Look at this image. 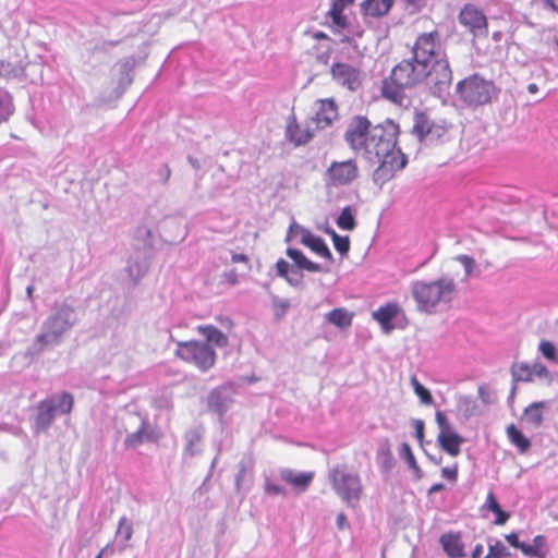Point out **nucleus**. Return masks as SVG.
<instances>
[{
    "mask_svg": "<svg viewBox=\"0 0 558 558\" xmlns=\"http://www.w3.org/2000/svg\"><path fill=\"white\" fill-rule=\"evenodd\" d=\"M435 418H436V422H437V424L439 426L440 432L451 430L452 429L450 427L448 421H447V417L445 416V414L442 412L437 411L436 415H435Z\"/></svg>",
    "mask_w": 558,
    "mask_h": 558,
    "instance_id": "obj_46",
    "label": "nucleus"
},
{
    "mask_svg": "<svg viewBox=\"0 0 558 558\" xmlns=\"http://www.w3.org/2000/svg\"><path fill=\"white\" fill-rule=\"evenodd\" d=\"M338 106L332 98L319 99L314 117L311 119L316 129L329 126L338 118Z\"/></svg>",
    "mask_w": 558,
    "mask_h": 558,
    "instance_id": "obj_15",
    "label": "nucleus"
},
{
    "mask_svg": "<svg viewBox=\"0 0 558 558\" xmlns=\"http://www.w3.org/2000/svg\"><path fill=\"white\" fill-rule=\"evenodd\" d=\"M144 438H145L144 430L143 429H138L137 432L132 433V434L126 436V438L124 440V446L128 449H135L141 444H143Z\"/></svg>",
    "mask_w": 558,
    "mask_h": 558,
    "instance_id": "obj_37",
    "label": "nucleus"
},
{
    "mask_svg": "<svg viewBox=\"0 0 558 558\" xmlns=\"http://www.w3.org/2000/svg\"><path fill=\"white\" fill-rule=\"evenodd\" d=\"M353 318L354 313L345 307H337L326 314V320L340 329L351 327Z\"/></svg>",
    "mask_w": 558,
    "mask_h": 558,
    "instance_id": "obj_21",
    "label": "nucleus"
},
{
    "mask_svg": "<svg viewBox=\"0 0 558 558\" xmlns=\"http://www.w3.org/2000/svg\"><path fill=\"white\" fill-rule=\"evenodd\" d=\"M329 480L337 495L350 507H357L364 490L359 474L349 473L341 468L330 471Z\"/></svg>",
    "mask_w": 558,
    "mask_h": 558,
    "instance_id": "obj_7",
    "label": "nucleus"
},
{
    "mask_svg": "<svg viewBox=\"0 0 558 558\" xmlns=\"http://www.w3.org/2000/svg\"><path fill=\"white\" fill-rule=\"evenodd\" d=\"M425 65L413 57L396 64L389 76L381 82V96L396 106L408 108L411 98L405 94L407 88H413L426 78Z\"/></svg>",
    "mask_w": 558,
    "mask_h": 558,
    "instance_id": "obj_2",
    "label": "nucleus"
},
{
    "mask_svg": "<svg viewBox=\"0 0 558 558\" xmlns=\"http://www.w3.org/2000/svg\"><path fill=\"white\" fill-rule=\"evenodd\" d=\"M456 292L452 279L440 278L433 282L417 281L412 286V295L421 311L430 312L440 302H449Z\"/></svg>",
    "mask_w": 558,
    "mask_h": 558,
    "instance_id": "obj_4",
    "label": "nucleus"
},
{
    "mask_svg": "<svg viewBox=\"0 0 558 558\" xmlns=\"http://www.w3.org/2000/svg\"><path fill=\"white\" fill-rule=\"evenodd\" d=\"M106 548H102L95 558H102Z\"/></svg>",
    "mask_w": 558,
    "mask_h": 558,
    "instance_id": "obj_59",
    "label": "nucleus"
},
{
    "mask_svg": "<svg viewBox=\"0 0 558 558\" xmlns=\"http://www.w3.org/2000/svg\"><path fill=\"white\" fill-rule=\"evenodd\" d=\"M225 276L230 284L233 286L238 282V275L235 274V271L232 270L230 274H226Z\"/></svg>",
    "mask_w": 558,
    "mask_h": 558,
    "instance_id": "obj_53",
    "label": "nucleus"
},
{
    "mask_svg": "<svg viewBox=\"0 0 558 558\" xmlns=\"http://www.w3.org/2000/svg\"><path fill=\"white\" fill-rule=\"evenodd\" d=\"M289 269H290V265L287 260H284L282 258L277 260L276 270H277L278 276L288 278Z\"/></svg>",
    "mask_w": 558,
    "mask_h": 558,
    "instance_id": "obj_43",
    "label": "nucleus"
},
{
    "mask_svg": "<svg viewBox=\"0 0 558 558\" xmlns=\"http://www.w3.org/2000/svg\"><path fill=\"white\" fill-rule=\"evenodd\" d=\"M175 356L185 363L193 364L201 372H207L216 363V352L205 341L190 340L178 342Z\"/></svg>",
    "mask_w": 558,
    "mask_h": 558,
    "instance_id": "obj_5",
    "label": "nucleus"
},
{
    "mask_svg": "<svg viewBox=\"0 0 558 558\" xmlns=\"http://www.w3.org/2000/svg\"><path fill=\"white\" fill-rule=\"evenodd\" d=\"M457 90L460 98L470 106L488 104L495 92L493 83L478 75L466 77L458 84Z\"/></svg>",
    "mask_w": 558,
    "mask_h": 558,
    "instance_id": "obj_8",
    "label": "nucleus"
},
{
    "mask_svg": "<svg viewBox=\"0 0 558 558\" xmlns=\"http://www.w3.org/2000/svg\"><path fill=\"white\" fill-rule=\"evenodd\" d=\"M359 166L356 160L332 161L325 172L327 186L340 187L350 185L359 178Z\"/></svg>",
    "mask_w": 558,
    "mask_h": 558,
    "instance_id": "obj_10",
    "label": "nucleus"
},
{
    "mask_svg": "<svg viewBox=\"0 0 558 558\" xmlns=\"http://www.w3.org/2000/svg\"><path fill=\"white\" fill-rule=\"evenodd\" d=\"M14 112V106L11 97H0V122H5Z\"/></svg>",
    "mask_w": 558,
    "mask_h": 558,
    "instance_id": "obj_34",
    "label": "nucleus"
},
{
    "mask_svg": "<svg viewBox=\"0 0 558 558\" xmlns=\"http://www.w3.org/2000/svg\"><path fill=\"white\" fill-rule=\"evenodd\" d=\"M506 434L509 441L518 448L521 453H525L531 448V441L525 437L521 430L514 425L510 424L506 428Z\"/></svg>",
    "mask_w": 558,
    "mask_h": 558,
    "instance_id": "obj_26",
    "label": "nucleus"
},
{
    "mask_svg": "<svg viewBox=\"0 0 558 558\" xmlns=\"http://www.w3.org/2000/svg\"><path fill=\"white\" fill-rule=\"evenodd\" d=\"M412 53L415 60L425 64L433 60L447 57L438 29L424 32L417 35L413 44Z\"/></svg>",
    "mask_w": 558,
    "mask_h": 558,
    "instance_id": "obj_9",
    "label": "nucleus"
},
{
    "mask_svg": "<svg viewBox=\"0 0 558 558\" xmlns=\"http://www.w3.org/2000/svg\"><path fill=\"white\" fill-rule=\"evenodd\" d=\"M197 331L206 338L207 343L211 342L219 348L227 347L229 343L228 337L215 326L201 325Z\"/></svg>",
    "mask_w": 558,
    "mask_h": 558,
    "instance_id": "obj_24",
    "label": "nucleus"
},
{
    "mask_svg": "<svg viewBox=\"0 0 558 558\" xmlns=\"http://www.w3.org/2000/svg\"><path fill=\"white\" fill-rule=\"evenodd\" d=\"M402 449L405 453V459H407V462L408 464L410 465V468L414 469V470H418V466L416 464V460H415V457L411 450V447L408 445V444H403L402 445Z\"/></svg>",
    "mask_w": 558,
    "mask_h": 558,
    "instance_id": "obj_42",
    "label": "nucleus"
},
{
    "mask_svg": "<svg viewBox=\"0 0 558 558\" xmlns=\"http://www.w3.org/2000/svg\"><path fill=\"white\" fill-rule=\"evenodd\" d=\"M265 490L269 495H284V489L277 484H266Z\"/></svg>",
    "mask_w": 558,
    "mask_h": 558,
    "instance_id": "obj_48",
    "label": "nucleus"
},
{
    "mask_svg": "<svg viewBox=\"0 0 558 558\" xmlns=\"http://www.w3.org/2000/svg\"><path fill=\"white\" fill-rule=\"evenodd\" d=\"M383 558H386V557H385V554H383Z\"/></svg>",
    "mask_w": 558,
    "mask_h": 558,
    "instance_id": "obj_61",
    "label": "nucleus"
},
{
    "mask_svg": "<svg viewBox=\"0 0 558 558\" xmlns=\"http://www.w3.org/2000/svg\"><path fill=\"white\" fill-rule=\"evenodd\" d=\"M506 541L514 548L520 549L522 551V547L524 546V543L519 541V536L517 533L512 532L510 534H507L505 536Z\"/></svg>",
    "mask_w": 558,
    "mask_h": 558,
    "instance_id": "obj_47",
    "label": "nucleus"
},
{
    "mask_svg": "<svg viewBox=\"0 0 558 558\" xmlns=\"http://www.w3.org/2000/svg\"><path fill=\"white\" fill-rule=\"evenodd\" d=\"M544 547L545 537L543 535H536L531 545L524 543L522 553L527 557L545 558Z\"/></svg>",
    "mask_w": 558,
    "mask_h": 558,
    "instance_id": "obj_29",
    "label": "nucleus"
},
{
    "mask_svg": "<svg viewBox=\"0 0 558 558\" xmlns=\"http://www.w3.org/2000/svg\"><path fill=\"white\" fill-rule=\"evenodd\" d=\"M411 385L423 404L429 405L433 403L434 399L430 391L417 380L416 376L411 377Z\"/></svg>",
    "mask_w": 558,
    "mask_h": 558,
    "instance_id": "obj_32",
    "label": "nucleus"
},
{
    "mask_svg": "<svg viewBox=\"0 0 558 558\" xmlns=\"http://www.w3.org/2000/svg\"><path fill=\"white\" fill-rule=\"evenodd\" d=\"M424 72H426L424 82L436 92H442L452 82V71L447 57L435 59L432 63L425 64Z\"/></svg>",
    "mask_w": 558,
    "mask_h": 558,
    "instance_id": "obj_12",
    "label": "nucleus"
},
{
    "mask_svg": "<svg viewBox=\"0 0 558 558\" xmlns=\"http://www.w3.org/2000/svg\"><path fill=\"white\" fill-rule=\"evenodd\" d=\"M117 534L121 536L125 542L132 538L133 526L132 523L125 517L120 519Z\"/></svg>",
    "mask_w": 558,
    "mask_h": 558,
    "instance_id": "obj_35",
    "label": "nucleus"
},
{
    "mask_svg": "<svg viewBox=\"0 0 558 558\" xmlns=\"http://www.w3.org/2000/svg\"><path fill=\"white\" fill-rule=\"evenodd\" d=\"M298 233L300 235V241L304 246L308 247L316 255L330 263L333 260L330 250L320 236L315 235L310 230L302 227H298Z\"/></svg>",
    "mask_w": 558,
    "mask_h": 558,
    "instance_id": "obj_17",
    "label": "nucleus"
},
{
    "mask_svg": "<svg viewBox=\"0 0 558 558\" xmlns=\"http://www.w3.org/2000/svg\"><path fill=\"white\" fill-rule=\"evenodd\" d=\"M232 263H248V257L244 254H232Z\"/></svg>",
    "mask_w": 558,
    "mask_h": 558,
    "instance_id": "obj_50",
    "label": "nucleus"
},
{
    "mask_svg": "<svg viewBox=\"0 0 558 558\" xmlns=\"http://www.w3.org/2000/svg\"><path fill=\"white\" fill-rule=\"evenodd\" d=\"M439 447L451 457L460 454L463 438L453 429L439 432L437 437Z\"/></svg>",
    "mask_w": 558,
    "mask_h": 558,
    "instance_id": "obj_19",
    "label": "nucleus"
},
{
    "mask_svg": "<svg viewBox=\"0 0 558 558\" xmlns=\"http://www.w3.org/2000/svg\"><path fill=\"white\" fill-rule=\"evenodd\" d=\"M546 407V402L538 401L527 405L522 415V420L530 426L538 428L544 421L543 410Z\"/></svg>",
    "mask_w": 558,
    "mask_h": 558,
    "instance_id": "obj_22",
    "label": "nucleus"
},
{
    "mask_svg": "<svg viewBox=\"0 0 558 558\" xmlns=\"http://www.w3.org/2000/svg\"><path fill=\"white\" fill-rule=\"evenodd\" d=\"M445 488L444 484L441 483H437V484H434L430 488H429V494H433V493H436V492H439V490H442Z\"/></svg>",
    "mask_w": 558,
    "mask_h": 558,
    "instance_id": "obj_56",
    "label": "nucleus"
},
{
    "mask_svg": "<svg viewBox=\"0 0 558 558\" xmlns=\"http://www.w3.org/2000/svg\"><path fill=\"white\" fill-rule=\"evenodd\" d=\"M330 73L332 78L343 87L355 90L361 85V72L356 68L342 62L331 65Z\"/></svg>",
    "mask_w": 558,
    "mask_h": 558,
    "instance_id": "obj_13",
    "label": "nucleus"
},
{
    "mask_svg": "<svg viewBox=\"0 0 558 558\" xmlns=\"http://www.w3.org/2000/svg\"><path fill=\"white\" fill-rule=\"evenodd\" d=\"M286 136L294 146L307 144L314 136V129L310 124L301 123L294 114L290 116L286 126Z\"/></svg>",
    "mask_w": 558,
    "mask_h": 558,
    "instance_id": "obj_14",
    "label": "nucleus"
},
{
    "mask_svg": "<svg viewBox=\"0 0 558 558\" xmlns=\"http://www.w3.org/2000/svg\"><path fill=\"white\" fill-rule=\"evenodd\" d=\"M75 324L74 308L68 304L59 306L54 314L43 323V330L34 341L35 352H41L47 347L57 344L61 337Z\"/></svg>",
    "mask_w": 558,
    "mask_h": 558,
    "instance_id": "obj_3",
    "label": "nucleus"
},
{
    "mask_svg": "<svg viewBox=\"0 0 558 558\" xmlns=\"http://www.w3.org/2000/svg\"><path fill=\"white\" fill-rule=\"evenodd\" d=\"M287 255L294 262V264L300 268L311 272L320 271V266L312 260H310L301 251L296 248H288Z\"/></svg>",
    "mask_w": 558,
    "mask_h": 558,
    "instance_id": "obj_27",
    "label": "nucleus"
},
{
    "mask_svg": "<svg viewBox=\"0 0 558 558\" xmlns=\"http://www.w3.org/2000/svg\"><path fill=\"white\" fill-rule=\"evenodd\" d=\"M512 375L518 381H532L534 379L531 365L526 363L514 365L512 368Z\"/></svg>",
    "mask_w": 558,
    "mask_h": 558,
    "instance_id": "obj_33",
    "label": "nucleus"
},
{
    "mask_svg": "<svg viewBox=\"0 0 558 558\" xmlns=\"http://www.w3.org/2000/svg\"><path fill=\"white\" fill-rule=\"evenodd\" d=\"M527 90L530 94H535L538 92V86L535 83H531L527 85Z\"/></svg>",
    "mask_w": 558,
    "mask_h": 558,
    "instance_id": "obj_58",
    "label": "nucleus"
},
{
    "mask_svg": "<svg viewBox=\"0 0 558 558\" xmlns=\"http://www.w3.org/2000/svg\"><path fill=\"white\" fill-rule=\"evenodd\" d=\"M395 0H364L361 2V14L369 17H383L389 13Z\"/></svg>",
    "mask_w": 558,
    "mask_h": 558,
    "instance_id": "obj_20",
    "label": "nucleus"
},
{
    "mask_svg": "<svg viewBox=\"0 0 558 558\" xmlns=\"http://www.w3.org/2000/svg\"><path fill=\"white\" fill-rule=\"evenodd\" d=\"M435 126V123L430 120L426 112H415L412 132L420 140H423L425 136L430 134Z\"/></svg>",
    "mask_w": 558,
    "mask_h": 558,
    "instance_id": "obj_23",
    "label": "nucleus"
},
{
    "mask_svg": "<svg viewBox=\"0 0 558 558\" xmlns=\"http://www.w3.org/2000/svg\"><path fill=\"white\" fill-rule=\"evenodd\" d=\"M441 476L451 483H456L458 480V464H453L450 468H448V466L442 468Z\"/></svg>",
    "mask_w": 558,
    "mask_h": 558,
    "instance_id": "obj_40",
    "label": "nucleus"
},
{
    "mask_svg": "<svg viewBox=\"0 0 558 558\" xmlns=\"http://www.w3.org/2000/svg\"><path fill=\"white\" fill-rule=\"evenodd\" d=\"M439 544L449 558H464L466 556L462 533L459 531H449L441 534Z\"/></svg>",
    "mask_w": 558,
    "mask_h": 558,
    "instance_id": "obj_16",
    "label": "nucleus"
},
{
    "mask_svg": "<svg viewBox=\"0 0 558 558\" xmlns=\"http://www.w3.org/2000/svg\"><path fill=\"white\" fill-rule=\"evenodd\" d=\"M482 554H483V545L476 544L472 550L471 557L472 558H481Z\"/></svg>",
    "mask_w": 558,
    "mask_h": 558,
    "instance_id": "obj_52",
    "label": "nucleus"
},
{
    "mask_svg": "<svg viewBox=\"0 0 558 558\" xmlns=\"http://www.w3.org/2000/svg\"><path fill=\"white\" fill-rule=\"evenodd\" d=\"M337 226L342 230H353L356 226L355 216L350 206L344 207L336 220Z\"/></svg>",
    "mask_w": 558,
    "mask_h": 558,
    "instance_id": "obj_30",
    "label": "nucleus"
},
{
    "mask_svg": "<svg viewBox=\"0 0 558 558\" xmlns=\"http://www.w3.org/2000/svg\"><path fill=\"white\" fill-rule=\"evenodd\" d=\"M313 38L315 39H329L328 35L324 32H316L313 34Z\"/></svg>",
    "mask_w": 558,
    "mask_h": 558,
    "instance_id": "obj_57",
    "label": "nucleus"
},
{
    "mask_svg": "<svg viewBox=\"0 0 558 558\" xmlns=\"http://www.w3.org/2000/svg\"><path fill=\"white\" fill-rule=\"evenodd\" d=\"M347 524V517L345 514L343 513H340L338 517H337V525L339 529H343Z\"/></svg>",
    "mask_w": 558,
    "mask_h": 558,
    "instance_id": "obj_54",
    "label": "nucleus"
},
{
    "mask_svg": "<svg viewBox=\"0 0 558 558\" xmlns=\"http://www.w3.org/2000/svg\"><path fill=\"white\" fill-rule=\"evenodd\" d=\"M0 75L5 78H11L16 76L14 69L11 66L9 62L0 61Z\"/></svg>",
    "mask_w": 558,
    "mask_h": 558,
    "instance_id": "obj_45",
    "label": "nucleus"
},
{
    "mask_svg": "<svg viewBox=\"0 0 558 558\" xmlns=\"http://www.w3.org/2000/svg\"><path fill=\"white\" fill-rule=\"evenodd\" d=\"M290 304L284 300H277L274 302L275 314L278 318H281L288 311Z\"/></svg>",
    "mask_w": 558,
    "mask_h": 558,
    "instance_id": "obj_41",
    "label": "nucleus"
},
{
    "mask_svg": "<svg viewBox=\"0 0 558 558\" xmlns=\"http://www.w3.org/2000/svg\"><path fill=\"white\" fill-rule=\"evenodd\" d=\"M313 477L314 473L312 472L295 473L291 470H284L281 472V478L286 483L301 489H305L311 484Z\"/></svg>",
    "mask_w": 558,
    "mask_h": 558,
    "instance_id": "obj_25",
    "label": "nucleus"
},
{
    "mask_svg": "<svg viewBox=\"0 0 558 558\" xmlns=\"http://www.w3.org/2000/svg\"><path fill=\"white\" fill-rule=\"evenodd\" d=\"M543 2L558 13V0H543Z\"/></svg>",
    "mask_w": 558,
    "mask_h": 558,
    "instance_id": "obj_55",
    "label": "nucleus"
},
{
    "mask_svg": "<svg viewBox=\"0 0 558 558\" xmlns=\"http://www.w3.org/2000/svg\"><path fill=\"white\" fill-rule=\"evenodd\" d=\"M459 23L465 27L474 38H487L488 21L484 12L472 3L463 5L459 13Z\"/></svg>",
    "mask_w": 558,
    "mask_h": 558,
    "instance_id": "obj_11",
    "label": "nucleus"
},
{
    "mask_svg": "<svg viewBox=\"0 0 558 558\" xmlns=\"http://www.w3.org/2000/svg\"><path fill=\"white\" fill-rule=\"evenodd\" d=\"M399 133V124L391 119L373 125L363 116L354 117L345 131L344 138L351 149L362 153L372 162H379L374 181L380 185L408 163L407 156L397 147Z\"/></svg>",
    "mask_w": 558,
    "mask_h": 558,
    "instance_id": "obj_1",
    "label": "nucleus"
},
{
    "mask_svg": "<svg viewBox=\"0 0 558 558\" xmlns=\"http://www.w3.org/2000/svg\"><path fill=\"white\" fill-rule=\"evenodd\" d=\"M397 308L392 305L381 306L373 313V317L384 327L388 326L396 316Z\"/></svg>",
    "mask_w": 558,
    "mask_h": 558,
    "instance_id": "obj_31",
    "label": "nucleus"
},
{
    "mask_svg": "<svg viewBox=\"0 0 558 558\" xmlns=\"http://www.w3.org/2000/svg\"><path fill=\"white\" fill-rule=\"evenodd\" d=\"M531 369L533 372V378L535 376L537 377H547L549 375V372L545 365L542 363H534L531 365Z\"/></svg>",
    "mask_w": 558,
    "mask_h": 558,
    "instance_id": "obj_44",
    "label": "nucleus"
},
{
    "mask_svg": "<svg viewBox=\"0 0 558 558\" xmlns=\"http://www.w3.org/2000/svg\"><path fill=\"white\" fill-rule=\"evenodd\" d=\"M332 241L335 248L342 255L347 254L350 250L349 236H342L332 231Z\"/></svg>",
    "mask_w": 558,
    "mask_h": 558,
    "instance_id": "obj_36",
    "label": "nucleus"
},
{
    "mask_svg": "<svg viewBox=\"0 0 558 558\" xmlns=\"http://www.w3.org/2000/svg\"><path fill=\"white\" fill-rule=\"evenodd\" d=\"M538 350L548 361H557L556 348L550 341H541Z\"/></svg>",
    "mask_w": 558,
    "mask_h": 558,
    "instance_id": "obj_38",
    "label": "nucleus"
},
{
    "mask_svg": "<svg viewBox=\"0 0 558 558\" xmlns=\"http://www.w3.org/2000/svg\"><path fill=\"white\" fill-rule=\"evenodd\" d=\"M485 507L495 513L494 523L496 525H504L510 518L509 513L501 509L493 492L487 494Z\"/></svg>",
    "mask_w": 558,
    "mask_h": 558,
    "instance_id": "obj_28",
    "label": "nucleus"
},
{
    "mask_svg": "<svg viewBox=\"0 0 558 558\" xmlns=\"http://www.w3.org/2000/svg\"><path fill=\"white\" fill-rule=\"evenodd\" d=\"M457 260L464 267L465 276L469 277L475 268V260L469 255H459Z\"/></svg>",
    "mask_w": 558,
    "mask_h": 558,
    "instance_id": "obj_39",
    "label": "nucleus"
},
{
    "mask_svg": "<svg viewBox=\"0 0 558 558\" xmlns=\"http://www.w3.org/2000/svg\"><path fill=\"white\" fill-rule=\"evenodd\" d=\"M218 320L226 329H231L233 327V322L229 317H219Z\"/></svg>",
    "mask_w": 558,
    "mask_h": 558,
    "instance_id": "obj_51",
    "label": "nucleus"
},
{
    "mask_svg": "<svg viewBox=\"0 0 558 558\" xmlns=\"http://www.w3.org/2000/svg\"><path fill=\"white\" fill-rule=\"evenodd\" d=\"M555 44L558 46V33L555 35Z\"/></svg>",
    "mask_w": 558,
    "mask_h": 558,
    "instance_id": "obj_60",
    "label": "nucleus"
},
{
    "mask_svg": "<svg viewBox=\"0 0 558 558\" xmlns=\"http://www.w3.org/2000/svg\"><path fill=\"white\" fill-rule=\"evenodd\" d=\"M74 398L69 392H62L38 402L35 416L36 432H46L51 426L58 412L69 415L72 412Z\"/></svg>",
    "mask_w": 558,
    "mask_h": 558,
    "instance_id": "obj_6",
    "label": "nucleus"
},
{
    "mask_svg": "<svg viewBox=\"0 0 558 558\" xmlns=\"http://www.w3.org/2000/svg\"><path fill=\"white\" fill-rule=\"evenodd\" d=\"M414 427H415V437L417 438L418 441H422L424 438V422L421 420H416L414 422Z\"/></svg>",
    "mask_w": 558,
    "mask_h": 558,
    "instance_id": "obj_49",
    "label": "nucleus"
},
{
    "mask_svg": "<svg viewBox=\"0 0 558 558\" xmlns=\"http://www.w3.org/2000/svg\"><path fill=\"white\" fill-rule=\"evenodd\" d=\"M355 0H330V9L327 16L331 20V26L338 31L344 29L349 25L348 17L343 11L353 5Z\"/></svg>",
    "mask_w": 558,
    "mask_h": 558,
    "instance_id": "obj_18",
    "label": "nucleus"
}]
</instances>
